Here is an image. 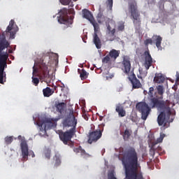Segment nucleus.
<instances>
[{
	"label": "nucleus",
	"instance_id": "1",
	"mask_svg": "<svg viewBox=\"0 0 179 179\" xmlns=\"http://www.w3.org/2000/svg\"><path fill=\"white\" fill-rule=\"evenodd\" d=\"M16 33H17V26L15 25V20H11L6 31L2 33V37L0 38V83L1 85H3V71L5 68H8L7 61L9 58V55L6 52L2 54V51L10 45L6 37L13 40Z\"/></svg>",
	"mask_w": 179,
	"mask_h": 179
},
{
	"label": "nucleus",
	"instance_id": "2",
	"mask_svg": "<svg viewBox=\"0 0 179 179\" xmlns=\"http://www.w3.org/2000/svg\"><path fill=\"white\" fill-rule=\"evenodd\" d=\"M148 100L149 105L146 103V102L143 101L138 102L136 105V108L139 111V113H150L152 111V108L162 110V113H171V108L176 106L173 102H170L169 101L164 102L155 96L148 98Z\"/></svg>",
	"mask_w": 179,
	"mask_h": 179
},
{
	"label": "nucleus",
	"instance_id": "3",
	"mask_svg": "<svg viewBox=\"0 0 179 179\" xmlns=\"http://www.w3.org/2000/svg\"><path fill=\"white\" fill-rule=\"evenodd\" d=\"M33 76H32V83L34 86H38L40 83V80L36 76L37 73L39 74L41 79L43 80V82H45L47 85L51 83V76L49 74L48 66L44 62V60L41 59L37 63L35 62L34 66H33Z\"/></svg>",
	"mask_w": 179,
	"mask_h": 179
},
{
	"label": "nucleus",
	"instance_id": "4",
	"mask_svg": "<svg viewBox=\"0 0 179 179\" xmlns=\"http://www.w3.org/2000/svg\"><path fill=\"white\" fill-rule=\"evenodd\" d=\"M127 15H129V17L132 20L133 24L136 29H141L142 20H141V12L138 9V3L135 0H129L128 2Z\"/></svg>",
	"mask_w": 179,
	"mask_h": 179
},
{
	"label": "nucleus",
	"instance_id": "5",
	"mask_svg": "<svg viewBox=\"0 0 179 179\" xmlns=\"http://www.w3.org/2000/svg\"><path fill=\"white\" fill-rule=\"evenodd\" d=\"M83 17H85V19L89 20L94 27V44H95L96 48L98 50H100V48H101V40H100V38H99V35H97L99 34V30H100V27L99 26V24L96 22L94 17H93V15L92 14V13L87 9L83 10Z\"/></svg>",
	"mask_w": 179,
	"mask_h": 179
},
{
	"label": "nucleus",
	"instance_id": "6",
	"mask_svg": "<svg viewBox=\"0 0 179 179\" xmlns=\"http://www.w3.org/2000/svg\"><path fill=\"white\" fill-rule=\"evenodd\" d=\"M68 13L70 15H73L75 13V10L73 8L68 9L66 8H63L59 12V17H57L58 22L60 24H66V26H69L73 23V16H69Z\"/></svg>",
	"mask_w": 179,
	"mask_h": 179
},
{
	"label": "nucleus",
	"instance_id": "7",
	"mask_svg": "<svg viewBox=\"0 0 179 179\" xmlns=\"http://www.w3.org/2000/svg\"><path fill=\"white\" fill-rule=\"evenodd\" d=\"M61 115H64V117L62 122L63 128H71L70 129H74L76 131V125H78V120L73 115V113H60Z\"/></svg>",
	"mask_w": 179,
	"mask_h": 179
},
{
	"label": "nucleus",
	"instance_id": "8",
	"mask_svg": "<svg viewBox=\"0 0 179 179\" xmlns=\"http://www.w3.org/2000/svg\"><path fill=\"white\" fill-rule=\"evenodd\" d=\"M176 113H160L157 119V124L164 129L169 128L170 123L174 121Z\"/></svg>",
	"mask_w": 179,
	"mask_h": 179
},
{
	"label": "nucleus",
	"instance_id": "9",
	"mask_svg": "<svg viewBox=\"0 0 179 179\" xmlns=\"http://www.w3.org/2000/svg\"><path fill=\"white\" fill-rule=\"evenodd\" d=\"M38 127H41V131L47 132L48 129H52V128H55L57 127V122H54L52 121V119L48 117H44L41 120L38 118Z\"/></svg>",
	"mask_w": 179,
	"mask_h": 179
},
{
	"label": "nucleus",
	"instance_id": "10",
	"mask_svg": "<svg viewBox=\"0 0 179 179\" xmlns=\"http://www.w3.org/2000/svg\"><path fill=\"white\" fill-rule=\"evenodd\" d=\"M54 110L57 113H75L73 110V106H67L65 102H60L59 101H56L55 105L53 106Z\"/></svg>",
	"mask_w": 179,
	"mask_h": 179
},
{
	"label": "nucleus",
	"instance_id": "11",
	"mask_svg": "<svg viewBox=\"0 0 179 179\" xmlns=\"http://www.w3.org/2000/svg\"><path fill=\"white\" fill-rule=\"evenodd\" d=\"M75 134H76V131L74 129H69L65 132L61 131L59 132V136L61 141L63 142L64 145H68V142L75 136Z\"/></svg>",
	"mask_w": 179,
	"mask_h": 179
},
{
	"label": "nucleus",
	"instance_id": "12",
	"mask_svg": "<svg viewBox=\"0 0 179 179\" xmlns=\"http://www.w3.org/2000/svg\"><path fill=\"white\" fill-rule=\"evenodd\" d=\"M103 134L101 129H96L93 131H90L88 135V143L92 145V143H94L101 138Z\"/></svg>",
	"mask_w": 179,
	"mask_h": 179
},
{
	"label": "nucleus",
	"instance_id": "13",
	"mask_svg": "<svg viewBox=\"0 0 179 179\" xmlns=\"http://www.w3.org/2000/svg\"><path fill=\"white\" fill-rule=\"evenodd\" d=\"M108 36V41H114L115 40V22L110 21L107 25Z\"/></svg>",
	"mask_w": 179,
	"mask_h": 179
},
{
	"label": "nucleus",
	"instance_id": "14",
	"mask_svg": "<svg viewBox=\"0 0 179 179\" xmlns=\"http://www.w3.org/2000/svg\"><path fill=\"white\" fill-rule=\"evenodd\" d=\"M122 71L126 75H129L131 72V58L128 56H124L122 62Z\"/></svg>",
	"mask_w": 179,
	"mask_h": 179
},
{
	"label": "nucleus",
	"instance_id": "15",
	"mask_svg": "<svg viewBox=\"0 0 179 179\" xmlns=\"http://www.w3.org/2000/svg\"><path fill=\"white\" fill-rule=\"evenodd\" d=\"M22 159V160H29V145L26 141H22L20 143Z\"/></svg>",
	"mask_w": 179,
	"mask_h": 179
},
{
	"label": "nucleus",
	"instance_id": "16",
	"mask_svg": "<svg viewBox=\"0 0 179 179\" xmlns=\"http://www.w3.org/2000/svg\"><path fill=\"white\" fill-rule=\"evenodd\" d=\"M145 62L144 66L146 71H148L149 68L152 66V64H153V58H152V55H150V52L149 50H146L144 52Z\"/></svg>",
	"mask_w": 179,
	"mask_h": 179
},
{
	"label": "nucleus",
	"instance_id": "17",
	"mask_svg": "<svg viewBox=\"0 0 179 179\" xmlns=\"http://www.w3.org/2000/svg\"><path fill=\"white\" fill-rule=\"evenodd\" d=\"M129 79L132 84L133 89H141L142 87L141 81L136 78V76L134 73V71L131 72V75L129 77Z\"/></svg>",
	"mask_w": 179,
	"mask_h": 179
},
{
	"label": "nucleus",
	"instance_id": "18",
	"mask_svg": "<svg viewBox=\"0 0 179 179\" xmlns=\"http://www.w3.org/2000/svg\"><path fill=\"white\" fill-rule=\"evenodd\" d=\"M162 41H163V38L159 35H154L152 36L153 44H155L158 50H162Z\"/></svg>",
	"mask_w": 179,
	"mask_h": 179
},
{
	"label": "nucleus",
	"instance_id": "19",
	"mask_svg": "<svg viewBox=\"0 0 179 179\" xmlns=\"http://www.w3.org/2000/svg\"><path fill=\"white\" fill-rule=\"evenodd\" d=\"M164 80H166V78L164 76H163V74L162 73H158L155 74V76L154 78V82L155 83H164Z\"/></svg>",
	"mask_w": 179,
	"mask_h": 179
},
{
	"label": "nucleus",
	"instance_id": "20",
	"mask_svg": "<svg viewBox=\"0 0 179 179\" xmlns=\"http://www.w3.org/2000/svg\"><path fill=\"white\" fill-rule=\"evenodd\" d=\"M120 50L113 49L109 52L108 55L110 57L111 59L115 60L120 57Z\"/></svg>",
	"mask_w": 179,
	"mask_h": 179
},
{
	"label": "nucleus",
	"instance_id": "21",
	"mask_svg": "<svg viewBox=\"0 0 179 179\" xmlns=\"http://www.w3.org/2000/svg\"><path fill=\"white\" fill-rule=\"evenodd\" d=\"M122 135L123 136L124 141H129V138L131 137V135H132V130L127 129L122 134Z\"/></svg>",
	"mask_w": 179,
	"mask_h": 179
},
{
	"label": "nucleus",
	"instance_id": "22",
	"mask_svg": "<svg viewBox=\"0 0 179 179\" xmlns=\"http://www.w3.org/2000/svg\"><path fill=\"white\" fill-rule=\"evenodd\" d=\"M157 143H157V141L154 142L151 145L150 152V153H152V155H155V152H161V150H162V147L158 146L157 148H156Z\"/></svg>",
	"mask_w": 179,
	"mask_h": 179
},
{
	"label": "nucleus",
	"instance_id": "23",
	"mask_svg": "<svg viewBox=\"0 0 179 179\" xmlns=\"http://www.w3.org/2000/svg\"><path fill=\"white\" fill-rule=\"evenodd\" d=\"M43 93L45 97H50V96H52V94H54V91H52L51 88L47 87L43 90Z\"/></svg>",
	"mask_w": 179,
	"mask_h": 179
},
{
	"label": "nucleus",
	"instance_id": "24",
	"mask_svg": "<svg viewBox=\"0 0 179 179\" xmlns=\"http://www.w3.org/2000/svg\"><path fill=\"white\" fill-rule=\"evenodd\" d=\"M73 152H75V153H77V154L80 153L81 156H86V155H87V153H86V151L83 150V148H82V146L75 148L73 149Z\"/></svg>",
	"mask_w": 179,
	"mask_h": 179
},
{
	"label": "nucleus",
	"instance_id": "25",
	"mask_svg": "<svg viewBox=\"0 0 179 179\" xmlns=\"http://www.w3.org/2000/svg\"><path fill=\"white\" fill-rule=\"evenodd\" d=\"M89 76V73H87L85 69H82L81 72L80 73V77L81 80H85V79H87Z\"/></svg>",
	"mask_w": 179,
	"mask_h": 179
},
{
	"label": "nucleus",
	"instance_id": "26",
	"mask_svg": "<svg viewBox=\"0 0 179 179\" xmlns=\"http://www.w3.org/2000/svg\"><path fill=\"white\" fill-rule=\"evenodd\" d=\"M115 111L117 113H125V110L124 109V104L122 103L116 104Z\"/></svg>",
	"mask_w": 179,
	"mask_h": 179
},
{
	"label": "nucleus",
	"instance_id": "27",
	"mask_svg": "<svg viewBox=\"0 0 179 179\" xmlns=\"http://www.w3.org/2000/svg\"><path fill=\"white\" fill-rule=\"evenodd\" d=\"M117 30L119 31H124L125 30V22L120 21L118 22Z\"/></svg>",
	"mask_w": 179,
	"mask_h": 179
},
{
	"label": "nucleus",
	"instance_id": "28",
	"mask_svg": "<svg viewBox=\"0 0 179 179\" xmlns=\"http://www.w3.org/2000/svg\"><path fill=\"white\" fill-rule=\"evenodd\" d=\"M129 120H131L132 122H138V115L136 113H132L129 116Z\"/></svg>",
	"mask_w": 179,
	"mask_h": 179
},
{
	"label": "nucleus",
	"instance_id": "29",
	"mask_svg": "<svg viewBox=\"0 0 179 179\" xmlns=\"http://www.w3.org/2000/svg\"><path fill=\"white\" fill-rule=\"evenodd\" d=\"M157 89L158 94H159V96H163L164 93V87H163V85H158L157 87Z\"/></svg>",
	"mask_w": 179,
	"mask_h": 179
},
{
	"label": "nucleus",
	"instance_id": "30",
	"mask_svg": "<svg viewBox=\"0 0 179 179\" xmlns=\"http://www.w3.org/2000/svg\"><path fill=\"white\" fill-rule=\"evenodd\" d=\"M5 142L6 145H10L12 142H13V136H6L5 138Z\"/></svg>",
	"mask_w": 179,
	"mask_h": 179
},
{
	"label": "nucleus",
	"instance_id": "31",
	"mask_svg": "<svg viewBox=\"0 0 179 179\" xmlns=\"http://www.w3.org/2000/svg\"><path fill=\"white\" fill-rule=\"evenodd\" d=\"M144 44L145 45H149V44H150V45H153V38H147L145 41H144Z\"/></svg>",
	"mask_w": 179,
	"mask_h": 179
},
{
	"label": "nucleus",
	"instance_id": "32",
	"mask_svg": "<svg viewBox=\"0 0 179 179\" xmlns=\"http://www.w3.org/2000/svg\"><path fill=\"white\" fill-rule=\"evenodd\" d=\"M166 136V134H160L159 138L157 139V143H162L163 142V139H164V137Z\"/></svg>",
	"mask_w": 179,
	"mask_h": 179
},
{
	"label": "nucleus",
	"instance_id": "33",
	"mask_svg": "<svg viewBox=\"0 0 179 179\" xmlns=\"http://www.w3.org/2000/svg\"><path fill=\"white\" fill-rule=\"evenodd\" d=\"M110 57L109 56V55H107L103 59L102 62L103 64H108V62H110Z\"/></svg>",
	"mask_w": 179,
	"mask_h": 179
},
{
	"label": "nucleus",
	"instance_id": "34",
	"mask_svg": "<svg viewBox=\"0 0 179 179\" xmlns=\"http://www.w3.org/2000/svg\"><path fill=\"white\" fill-rule=\"evenodd\" d=\"M148 117H149V113H141V120L146 121Z\"/></svg>",
	"mask_w": 179,
	"mask_h": 179
},
{
	"label": "nucleus",
	"instance_id": "35",
	"mask_svg": "<svg viewBox=\"0 0 179 179\" xmlns=\"http://www.w3.org/2000/svg\"><path fill=\"white\" fill-rule=\"evenodd\" d=\"M107 7L109 8L110 10H113V0H107Z\"/></svg>",
	"mask_w": 179,
	"mask_h": 179
},
{
	"label": "nucleus",
	"instance_id": "36",
	"mask_svg": "<svg viewBox=\"0 0 179 179\" xmlns=\"http://www.w3.org/2000/svg\"><path fill=\"white\" fill-rule=\"evenodd\" d=\"M72 2V0H60V3L62 5L67 6L69 5Z\"/></svg>",
	"mask_w": 179,
	"mask_h": 179
},
{
	"label": "nucleus",
	"instance_id": "37",
	"mask_svg": "<svg viewBox=\"0 0 179 179\" xmlns=\"http://www.w3.org/2000/svg\"><path fill=\"white\" fill-rule=\"evenodd\" d=\"M108 179H117V178L114 176V173L110 172L108 174Z\"/></svg>",
	"mask_w": 179,
	"mask_h": 179
},
{
	"label": "nucleus",
	"instance_id": "38",
	"mask_svg": "<svg viewBox=\"0 0 179 179\" xmlns=\"http://www.w3.org/2000/svg\"><path fill=\"white\" fill-rule=\"evenodd\" d=\"M82 116L83 117V118L87 121L89 120V113H82Z\"/></svg>",
	"mask_w": 179,
	"mask_h": 179
},
{
	"label": "nucleus",
	"instance_id": "39",
	"mask_svg": "<svg viewBox=\"0 0 179 179\" xmlns=\"http://www.w3.org/2000/svg\"><path fill=\"white\" fill-rule=\"evenodd\" d=\"M154 90H155V88H153V87H150L148 94L150 96V97H153V92H154Z\"/></svg>",
	"mask_w": 179,
	"mask_h": 179
},
{
	"label": "nucleus",
	"instance_id": "40",
	"mask_svg": "<svg viewBox=\"0 0 179 179\" xmlns=\"http://www.w3.org/2000/svg\"><path fill=\"white\" fill-rule=\"evenodd\" d=\"M96 114L99 117V121H103V118L106 117V115L104 113H102V115H101L100 113H96Z\"/></svg>",
	"mask_w": 179,
	"mask_h": 179
},
{
	"label": "nucleus",
	"instance_id": "41",
	"mask_svg": "<svg viewBox=\"0 0 179 179\" xmlns=\"http://www.w3.org/2000/svg\"><path fill=\"white\" fill-rule=\"evenodd\" d=\"M45 156L46 159H50L51 157V152L50 151H47V152L45 154Z\"/></svg>",
	"mask_w": 179,
	"mask_h": 179
},
{
	"label": "nucleus",
	"instance_id": "42",
	"mask_svg": "<svg viewBox=\"0 0 179 179\" xmlns=\"http://www.w3.org/2000/svg\"><path fill=\"white\" fill-rule=\"evenodd\" d=\"M59 164H61V160L59 159H57L56 162H55V166L56 167H58V166H59Z\"/></svg>",
	"mask_w": 179,
	"mask_h": 179
},
{
	"label": "nucleus",
	"instance_id": "43",
	"mask_svg": "<svg viewBox=\"0 0 179 179\" xmlns=\"http://www.w3.org/2000/svg\"><path fill=\"white\" fill-rule=\"evenodd\" d=\"M119 117H125L126 113H119Z\"/></svg>",
	"mask_w": 179,
	"mask_h": 179
},
{
	"label": "nucleus",
	"instance_id": "44",
	"mask_svg": "<svg viewBox=\"0 0 179 179\" xmlns=\"http://www.w3.org/2000/svg\"><path fill=\"white\" fill-rule=\"evenodd\" d=\"M62 92H64V89L65 88V85L62 84V86H60Z\"/></svg>",
	"mask_w": 179,
	"mask_h": 179
},
{
	"label": "nucleus",
	"instance_id": "45",
	"mask_svg": "<svg viewBox=\"0 0 179 179\" xmlns=\"http://www.w3.org/2000/svg\"><path fill=\"white\" fill-rule=\"evenodd\" d=\"M148 3H153L155 2V0H147Z\"/></svg>",
	"mask_w": 179,
	"mask_h": 179
},
{
	"label": "nucleus",
	"instance_id": "46",
	"mask_svg": "<svg viewBox=\"0 0 179 179\" xmlns=\"http://www.w3.org/2000/svg\"><path fill=\"white\" fill-rule=\"evenodd\" d=\"M31 157H35V155H34V152H31Z\"/></svg>",
	"mask_w": 179,
	"mask_h": 179
},
{
	"label": "nucleus",
	"instance_id": "47",
	"mask_svg": "<svg viewBox=\"0 0 179 179\" xmlns=\"http://www.w3.org/2000/svg\"><path fill=\"white\" fill-rule=\"evenodd\" d=\"M176 77H177V80H179V73H177Z\"/></svg>",
	"mask_w": 179,
	"mask_h": 179
},
{
	"label": "nucleus",
	"instance_id": "48",
	"mask_svg": "<svg viewBox=\"0 0 179 179\" xmlns=\"http://www.w3.org/2000/svg\"><path fill=\"white\" fill-rule=\"evenodd\" d=\"M82 111H83V113H86V110H85V107L82 108Z\"/></svg>",
	"mask_w": 179,
	"mask_h": 179
},
{
	"label": "nucleus",
	"instance_id": "49",
	"mask_svg": "<svg viewBox=\"0 0 179 179\" xmlns=\"http://www.w3.org/2000/svg\"><path fill=\"white\" fill-rule=\"evenodd\" d=\"M55 90H57V87H55Z\"/></svg>",
	"mask_w": 179,
	"mask_h": 179
},
{
	"label": "nucleus",
	"instance_id": "50",
	"mask_svg": "<svg viewBox=\"0 0 179 179\" xmlns=\"http://www.w3.org/2000/svg\"><path fill=\"white\" fill-rule=\"evenodd\" d=\"M70 6H71V7L73 6V4L70 5Z\"/></svg>",
	"mask_w": 179,
	"mask_h": 179
},
{
	"label": "nucleus",
	"instance_id": "51",
	"mask_svg": "<svg viewBox=\"0 0 179 179\" xmlns=\"http://www.w3.org/2000/svg\"><path fill=\"white\" fill-rule=\"evenodd\" d=\"M9 52H12L10 50Z\"/></svg>",
	"mask_w": 179,
	"mask_h": 179
},
{
	"label": "nucleus",
	"instance_id": "52",
	"mask_svg": "<svg viewBox=\"0 0 179 179\" xmlns=\"http://www.w3.org/2000/svg\"><path fill=\"white\" fill-rule=\"evenodd\" d=\"M60 118H62V117H60Z\"/></svg>",
	"mask_w": 179,
	"mask_h": 179
}]
</instances>
